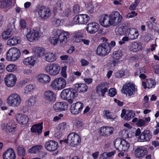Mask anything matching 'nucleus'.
<instances>
[{
	"instance_id": "nucleus-35",
	"label": "nucleus",
	"mask_w": 159,
	"mask_h": 159,
	"mask_svg": "<svg viewBox=\"0 0 159 159\" xmlns=\"http://www.w3.org/2000/svg\"><path fill=\"white\" fill-rule=\"evenodd\" d=\"M13 34L12 32V27L9 28L6 30L3 31L2 33V37L3 39H7L11 36Z\"/></svg>"
},
{
	"instance_id": "nucleus-42",
	"label": "nucleus",
	"mask_w": 159,
	"mask_h": 159,
	"mask_svg": "<svg viewBox=\"0 0 159 159\" xmlns=\"http://www.w3.org/2000/svg\"><path fill=\"white\" fill-rule=\"evenodd\" d=\"M34 88L33 85L30 84L28 85L25 87L23 93L24 94H28L33 91Z\"/></svg>"
},
{
	"instance_id": "nucleus-31",
	"label": "nucleus",
	"mask_w": 159,
	"mask_h": 159,
	"mask_svg": "<svg viewBox=\"0 0 159 159\" xmlns=\"http://www.w3.org/2000/svg\"><path fill=\"white\" fill-rule=\"evenodd\" d=\"M36 60L34 56H31L24 59L23 63L25 65L34 66L36 63Z\"/></svg>"
},
{
	"instance_id": "nucleus-4",
	"label": "nucleus",
	"mask_w": 159,
	"mask_h": 159,
	"mask_svg": "<svg viewBox=\"0 0 159 159\" xmlns=\"http://www.w3.org/2000/svg\"><path fill=\"white\" fill-rule=\"evenodd\" d=\"M45 70L50 75L55 76L59 74L60 71V67L57 64H50L45 67Z\"/></svg>"
},
{
	"instance_id": "nucleus-1",
	"label": "nucleus",
	"mask_w": 159,
	"mask_h": 159,
	"mask_svg": "<svg viewBox=\"0 0 159 159\" xmlns=\"http://www.w3.org/2000/svg\"><path fill=\"white\" fill-rule=\"evenodd\" d=\"M122 19V16L118 11H115L110 15H105L99 22L103 26L108 27L111 25H117L121 22Z\"/></svg>"
},
{
	"instance_id": "nucleus-5",
	"label": "nucleus",
	"mask_w": 159,
	"mask_h": 159,
	"mask_svg": "<svg viewBox=\"0 0 159 159\" xmlns=\"http://www.w3.org/2000/svg\"><path fill=\"white\" fill-rule=\"evenodd\" d=\"M20 54L19 49L13 48L9 49L7 52L6 59L8 61H14L19 59Z\"/></svg>"
},
{
	"instance_id": "nucleus-12",
	"label": "nucleus",
	"mask_w": 159,
	"mask_h": 159,
	"mask_svg": "<svg viewBox=\"0 0 159 159\" xmlns=\"http://www.w3.org/2000/svg\"><path fill=\"white\" fill-rule=\"evenodd\" d=\"M90 20L89 17L86 14H79L74 17V21L76 24H85Z\"/></svg>"
},
{
	"instance_id": "nucleus-45",
	"label": "nucleus",
	"mask_w": 159,
	"mask_h": 159,
	"mask_svg": "<svg viewBox=\"0 0 159 159\" xmlns=\"http://www.w3.org/2000/svg\"><path fill=\"white\" fill-rule=\"evenodd\" d=\"M104 116L106 117L107 119H109L111 120L112 121L115 118L113 117L112 115L110 114V112L109 110H104Z\"/></svg>"
},
{
	"instance_id": "nucleus-32",
	"label": "nucleus",
	"mask_w": 159,
	"mask_h": 159,
	"mask_svg": "<svg viewBox=\"0 0 159 159\" xmlns=\"http://www.w3.org/2000/svg\"><path fill=\"white\" fill-rule=\"evenodd\" d=\"M129 34L128 36L131 39H137L139 35V33L137 30L134 28L129 29Z\"/></svg>"
},
{
	"instance_id": "nucleus-59",
	"label": "nucleus",
	"mask_w": 159,
	"mask_h": 159,
	"mask_svg": "<svg viewBox=\"0 0 159 159\" xmlns=\"http://www.w3.org/2000/svg\"><path fill=\"white\" fill-rule=\"evenodd\" d=\"M23 73L25 75H30L33 74V71L30 69H26L24 70Z\"/></svg>"
},
{
	"instance_id": "nucleus-2",
	"label": "nucleus",
	"mask_w": 159,
	"mask_h": 159,
	"mask_svg": "<svg viewBox=\"0 0 159 159\" xmlns=\"http://www.w3.org/2000/svg\"><path fill=\"white\" fill-rule=\"evenodd\" d=\"M115 147L119 151L122 152L128 150L129 145L125 140L120 138H117L114 141Z\"/></svg>"
},
{
	"instance_id": "nucleus-9",
	"label": "nucleus",
	"mask_w": 159,
	"mask_h": 159,
	"mask_svg": "<svg viewBox=\"0 0 159 159\" xmlns=\"http://www.w3.org/2000/svg\"><path fill=\"white\" fill-rule=\"evenodd\" d=\"M20 96L17 93H13L7 98V103L10 106L17 107L19 106L21 102Z\"/></svg>"
},
{
	"instance_id": "nucleus-49",
	"label": "nucleus",
	"mask_w": 159,
	"mask_h": 159,
	"mask_svg": "<svg viewBox=\"0 0 159 159\" xmlns=\"http://www.w3.org/2000/svg\"><path fill=\"white\" fill-rule=\"evenodd\" d=\"M6 69L8 71L11 72L15 71L16 69V68L15 65L11 64L8 65Z\"/></svg>"
},
{
	"instance_id": "nucleus-41",
	"label": "nucleus",
	"mask_w": 159,
	"mask_h": 159,
	"mask_svg": "<svg viewBox=\"0 0 159 159\" xmlns=\"http://www.w3.org/2000/svg\"><path fill=\"white\" fill-rule=\"evenodd\" d=\"M135 116V113L132 111H126V116L124 119L126 120H130L131 118L134 117Z\"/></svg>"
},
{
	"instance_id": "nucleus-18",
	"label": "nucleus",
	"mask_w": 159,
	"mask_h": 159,
	"mask_svg": "<svg viewBox=\"0 0 159 159\" xmlns=\"http://www.w3.org/2000/svg\"><path fill=\"white\" fill-rule=\"evenodd\" d=\"M83 104L80 102L73 104L70 108L71 112L73 114H77L81 112L83 108Z\"/></svg>"
},
{
	"instance_id": "nucleus-28",
	"label": "nucleus",
	"mask_w": 159,
	"mask_h": 159,
	"mask_svg": "<svg viewBox=\"0 0 159 159\" xmlns=\"http://www.w3.org/2000/svg\"><path fill=\"white\" fill-rule=\"evenodd\" d=\"M66 103L63 102H56L53 106V108L56 111H62L67 108Z\"/></svg>"
},
{
	"instance_id": "nucleus-27",
	"label": "nucleus",
	"mask_w": 159,
	"mask_h": 159,
	"mask_svg": "<svg viewBox=\"0 0 159 159\" xmlns=\"http://www.w3.org/2000/svg\"><path fill=\"white\" fill-rule=\"evenodd\" d=\"M74 89L79 93H84L87 91V86L84 84H75L74 85Z\"/></svg>"
},
{
	"instance_id": "nucleus-24",
	"label": "nucleus",
	"mask_w": 159,
	"mask_h": 159,
	"mask_svg": "<svg viewBox=\"0 0 159 159\" xmlns=\"http://www.w3.org/2000/svg\"><path fill=\"white\" fill-rule=\"evenodd\" d=\"M114 128L112 127L104 126L100 130L101 134L105 137L109 136L113 132Z\"/></svg>"
},
{
	"instance_id": "nucleus-26",
	"label": "nucleus",
	"mask_w": 159,
	"mask_h": 159,
	"mask_svg": "<svg viewBox=\"0 0 159 159\" xmlns=\"http://www.w3.org/2000/svg\"><path fill=\"white\" fill-rule=\"evenodd\" d=\"M16 118L18 123L22 125L26 124L29 120V118L27 116L20 114L16 115Z\"/></svg>"
},
{
	"instance_id": "nucleus-52",
	"label": "nucleus",
	"mask_w": 159,
	"mask_h": 159,
	"mask_svg": "<svg viewBox=\"0 0 159 159\" xmlns=\"http://www.w3.org/2000/svg\"><path fill=\"white\" fill-rule=\"evenodd\" d=\"M52 24L53 25L56 26H59L61 23V20L59 19H57L55 17H53L52 19Z\"/></svg>"
},
{
	"instance_id": "nucleus-25",
	"label": "nucleus",
	"mask_w": 159,
	"mask_h": 159,
	"mask_svg": "<svg viewBox=\"0 0 159 159\" xmlns=\"http://www.w3.org/2000/svg\"><path fill=\"white\" fill-rule=\"evenodd\" d=\"M38 81L43 84H47L49 83L51 80L50 77L48 75L40 74L37 77Z\"/></svg>"
},
{
	"instance_id": "nucleus-8",
	"label": "nucleus",
	"mask_w": 159,
	"mask_h": 159,
	"mask_svg": "<svg viewBox=\"0 0 159 159\" xmlns=\"http://www.w3.org/2000/svg\"><path fill=\"white\" fill-rule=\"evenodd\" d=\"M111 50L110 44L107 43H104L98 47L97 53L99 56L104 57L109 53Z\"/></svg>"
},
{
	"instance_id": "nucleus-63",
	"label": "nucleus",
	"mask_w": 159,
	"mask_h": 159,
	"mask_svg": "<svg viewBox=\"0 0 159 159\" xmlns=\"http://www.w3.org/2000/svg\"><path fill=\"white\" fill-rule=\"evenodd\" d=\"M106 152H104L100 155L99 159H107Z\"/></svg>"
},
{
	"instance_id": "nucleus-21",
	"label": "nucleus",
	"mask_w": 159,
	"mask_h": 159,
	"mask_svg": "<svg viewBox=\"0 0 159 159\" xmlns=\"http://www.w3.org/2000/svg\"><path fill=\"white\" fill-rule=\"evenodd\" d=\"M3 159H15L16 156L14 150L11 148H8L2 154Z\"/></svg>"
},
{
	"instance_id": "nucleus-55",
	"label": "nucleus",
	"mask_w": 159,
	"mask_h": 159,
	"mask_svg": "<svg viewBox=\"0 0 159 159\" xmlns=\"http://www.w3.org/2000/svg\"><path fill=\"white\" fill-rule=\"evenodd\" d=\"M71 11L70 9L67 8L63 12V16L68 17L71 15Z\"/></svg>"
},
{
	"instance_id": "nucleus-46",
	"label": "nucleus",
	"mask_w": 159,
	"mask_h": 159,
	"mask_svg": "<svg viewBox=\"0 0 159 159\" xmlns=\"http://www.w3.org/2000/svg\"><path fill=\"white\" fill-rule=\"evenodd\" d=\"M132 48L134 52H136L141 49V46L139 44L138 42H134L133 43Z\"/></svg>"
},
{
	"instance_id": "nucleus-16",
	"label": "nucleus",
	"mask_w": 159,
	"mask_h": 159,
	"mask_svg": "<svg viewBox=\"0 0 159 159\" xmlns=\"http://www.w3.org/2000/svg\"><path fill=\"white\" fill-rule=\"evenodd\" d=\"M43 98L46 101L50 103L55 101L56 96L55 93L52 91L48 90L44 92Z\"/></svg>"
},
{
	"instance_id": "nucleus-61",
	"label": "nucleus",
	"mask_w": 159,
	"mask_h": 159,
	"mask_svg": "<svg viewBox=\"0 0 159 159\" xmlns=\"http://www.w3.org/2000/svg\"><path fill=\"white\" fill-rule=\"evenodd\" d=\"M104 86V83H102L98 85L96 87V91L97 93L98 92V91L100 90H101L102 89L103 87Z\"/></svg>"
},
{
	"instance_id": "nucleus-62",
	"label": "nucleus",
	"mask_w": 159,
	"mask_h": 159,
	"mask_svg": "<svg viewBox=\"0 0 159 159\" xmlns=\"http://www.w3.org/2000/svg\"><path fill=\"white\" fill-rule=\"evenodd\" d=\"M81 65L82 66H85L89 65V62L86 60L84 59H82L80 61Z\"/></svg>"
},
{
	"instance_id": "nucleus-13",
	"label": "nucleus",
	"mask_w": 159,
	"mask_h": 159,
	"mask_svg": "<svg viewBox=\"0 0 159 159\" xmlns=\"http://www.w3.org/2000/svg\"><path fill=\"white\" fill-rule=\"evenodd\" d=\"M38 14L42 19L46 20L50 17L51 15L50 10L43 6L40 7L38 9Z\"/></svg>"
},
{
	"instance_id": "nucleus-30",
	"label": "nucleus",
	"mask_w": 159,
	"mask_h": 159,
	"mask_svg": "<svg viewBox=\"0 0 159 159\" xmlns=\"http://www.w3.org/2000/svg\"><path fill=\"white\" fill-rule=\"evenodd\" d=\"M44 59L49 62H53L56 60L55 55L52 52H48L44 55Z\"/></svg>"
},
{
	"instance_id": "nucleus-43",
	"label": "nucleus",
	"mask_w": 159,
	"mask_h": 159,
	"mask_svg": "<svg viewBox=\"0 0 159 159\" xmlns=\"http://www.w3.org/2000/svg\"><path fill=\"white\" fill-rule=\"evenodd\" d=\"M44 51L42 48L39 47H36L35 49L34 53L36 55L40 57L43 55Z\"/></svg>"
},
{
	"instance_id": "nucleus-6",
	"label": "nucleus",
	"mask_w": 159,
	"mask_h": 159,
	"mask_svg": "<svg viewBox=\"0 0 159 159\" xmlns=\"http://www.w3.org/2000/svg\"><path fill=\"white\" fill-rule=\"evenodd\" d=\"M54 36L57 37L60 44L64 46L67 42V38L69 36V33L66 31L60 30H57L54 32Z\"/></svg>"
},
{
	"instance_id": "nucleus-38",
	"label": "nucleus",
	"mask_w": 159,
	"mask_h": 159,
	"mask_svg": "<svg viewBox=\"0 0 159 159\" xmlns=\"http://www.w3.org/2000/svg\"><path fill=\"white\" fill-rule=\"evenodd\" d=\"M11 0H3L1 2L0 7L2 8H6L11 4Z\"/></svg>"
},
{
	"instance_id": "nucleus-37",
	"label": "nucleus",
	"mask_w": 159,
	"mask_h": 159,
	"mask_svg": "<svg viewBox=\"0 0 159 159\" xmlns=\"http://www.w3.org/2000/svg\"><path fill=\"white\" fill-rule=\"evenodd\" d=\"M42 146L37 145L32 147L28 150V152L31 153H36L39 152L42 149Z\"/></svg>"
},
{
	"instance_id": "nucleus-7",
	"label": "nucleus",
	"mask_w": 159,
	"mask_h": 159,
	"mask_svg": "<svg viewBox=\"0 0 159 159\" xmlns=\"http://www.w3.org/2000/svg\"><path fill=\"white\" fill-rule=\"evenodd\" d=\"M66 85L65 80L61 77L55 79L53 81L51 84V86L53 89L59 90L64 88Z\"/></svg>"
},
{
	"instance_id": "nucleus-47",
	"label": "nucleus",
	"mask_w": 159,
	"mask_h": 159,
	"mask_svg": "<svg viewBox=\"0 0 159 159\" xmlns=\"http://www.w3.org/2000/svg\"><path fill=\"white\" fill-rule=\"evenodd\" d=\"M66 128V123L63 122L59 124L57 129L60 131H63Z\"/></svg>"
},
{
	"instance_id": "nucleus-54",
	"label": "nucleus",
	"mask_w": 159,
	"mask_h": 159,
	"mask_svg": "<svg viewBox=\"0 0 159 159\" xmlns=\"http://www.w3.org/2000/svg\"><path fill=\"white\" fill-rule=\"evenodd\" d=\"M49 39L50 41L54 45H56L59 41L57 37V36H55V37H52V39L50 38Z\"/></svg>"
},
{
	"instance_id": "nucleus-50",
	"label": "nucleus",
	"mask_w": 159,
	"mask_h": 159,
	"mask_svg": "<svg viewBox=\"0 0 159 159\" xmlns=\"http://www.w3.org/2000/svg\"><path fill=\"white\" fill-rule=\"evenodd\" d=\"M140 3V0H135L134 2L132 3L129 7V9L131 10H134L135 9L136 7Z\"/></svg>"
},
{
	"instance_id": "nucleus-56",
	"label": "nucleus",
	"mask_w": 159,
	"mask_h": 159,
	"mask_svg": "<svg viewBox=\"0 0 159 159\" xmlns=\"http://www.w3.org/2000/svg\"><path fill=\"white\" fill-rule=\"evenodd\" d=\"M116 93V90L114 88H111L109 90V95L110 97H114Z\"/></svg>"
},
{
	"instance_id": "nucleus-64",
	"label": "nucleus",
	"mask_w": 159,
	"mask_h": 159,
	"mask_svg": "<svg viewBox=\"0 0 159 159\" xmlns=\"http://www.w3.org/2000/svg\"><path fill=\"white\" fill-rule=\"evenodd\" d=\"M68 59L67 62L69 64H72L74 63L75 61L72 57H70Z\"/></svg>"
},
{
	"instance_id": "nucleus-33",
	"label": "nucleus",
	"mask_w": 159,
	"mask_h": 159,
	"mask_svg": "<svg viewBox=\"0 0 159 159\" xmlns=\"http://www.w3.org/2000/svg\"><path fill=\"white\" fill-rule=\"evenodd\" d=\"M63 7V3L61 1H59L57 2L53 8L54 13L58 12L59 14H62V8Z\"/></svg>"
},
{
	"instance_id": "nucleus-58",
	"label": "nucleus",
	"mask_w": 159,
	"mask_h": 159,
	"mask_svg": "<svg viewBox=\"0 0 159 159\" xmlns=\"http://www.w3.org/2000/svg\"><path fill=\"white\" fill-rule=\"evenodd\" d=\"M73 11L75 14L78 13L80 11V7L78 5H75L73 7Z\"/></svg>"
},
{
	"instance_id": "nucleus-29",
	"label": "nucleus",
	"mask_w": 159,
	"mask_h": 159,
	"mask_svg": "<svg viewBox=\"0 0 159 159\" xmlns=\"http://www.w3.org/2000/svg\"><path fill=\"white\" fill-rule=\"evenodd\" d=\"M2 126L4 127L3 129H5L6 132L8 133L13 132L16 128L14 123L11 122L8 123L6 125L5 124H3Z\"/></svg>"
},
{
	"instance_id": "nucleus-23",
	"label": "nucleus",
	"mask_w": 159,
	"mask_h": 159,
	"mask_svg": "<svg viewBox=\"0 0 159 159\" xmlns=\"http://www.w3.org/2000/svg\"><path fill=\"white\" fill-rule=\"evenodd\" d=\"M129 25L125 22L123 23L120 26L116 27L115 29V33L116 35L121 36L124 34V32L129 27Z\"/></svg>"
},
{
	"instance_id": "nucleus-14",
	"label": "nucleus",
	"mask_w": 159,
	"mask_h": 159,
	"mask_svg": "<svg viewBox=\"0 0 159 159\" xmlns=\"http://www.w3.org/2000/svg\"><path fill=\"white\" fill-rule=\"evenodd\" d=\"M152 137V134L148 130H145L142 132L140 136L138 138L139 142H148L150 141Z\"/></svg>"
},
{
	"instance_id": "nucleus-10",
	"label": "nucleus",
	"mask_w": 159,
	"mask_h": 159,
	"mask_svg": "<svg viewBox=\"0 0 159 159\" xmlns=\"http://www.w3.org/2000/svg\"><path fill=\"white\" fill-rule=\"evenodd\" d=\"M68 140L69 144L71 146L77 145L81 141V139L79 135L73 132L70 134L68 135Z\"/></svg>"
},
{
	"instance_id": "nucleus-11",
	"label": "nucleus",
	"mask_w": 159,
	"mask_h": 159,
	"mask_svg": "<svg viewBox=\"0 0 159 159\" xmlns=\"http://www.w3.org/2000/svg\"><path fill=\"white\" fill-rule=\"evenodd\" d=\"M137 90L134 84L130 83H128L124 85L121 90L122 93L125 94L127 93L130 96L134 95Z\"/></svg>"
},
{
	"instance_id": "nucleus-20",
	"label": "nucleus",
	"mask_w": 159,
	"mask_h": 159,
	"mask_svg": "<svg viewBox=\"0 0 159 159\" xmlns=\"http://www.w3.org/2000/svg\"><path fill=\"white\" fill-rule=\"evenodd\" d=\"M99 28V25L95 22L90 23L87 24L86 30L90 34L95 33Z\"/></svg>"
},
{
	"instance_id": "nucleus-51",
	"label": "nucleus",
	"mask_w": 159,
	"mask_h": 159,
	"mask_svg": "<svg viewBox=\"0 0 159 159\" xmlns=\"http://www.w3.org/2000/svg\"><path fill=\"white\" fill-rule=\"evenodd\" d=\"M36 102L35 98V97L32 96L27 101V105L28 106H30L34 105Z\"/></svg>"
},
{
	"instance_id": "nucleus-34",
	"label": "nucleus",
	"mask_w": 159,
	"mask_h": 159,
	"mask_svg": "<svg viewBox=\"0 0 159 159\" xmlns=\"http://www.w3.org/2000/svg\"><path fill=\"white\" fill-rule=\"evenodd\" d=\"M42 124L41 123L38 124L33 126L31 128V130L32 132L36 133L39 134L42 132Z\"/></svg>"
},
{
	"instance_id": "nucleus-22",
	"label": "nucleus",
	"mask_w": 159,
	"mask_h": 159,
	"mask_svg": "<svg viewBox=\"0 0 159 159\" xmlns=\"http://www.w3.org/2000/svg\"><path fill=\"white\" fill-rule=\"evenodd\" d=\"M148 152L146 148L142 146L139 147L134 151L135 156L139 158H142Z\"/></svg>"
},
{
	"instance_id": "nucleus-19",
	"label": "nucleus",
	"mask_w": 159,
	"mask_h": 159,
	"mask_svg": "<svg viewBox=\"0 0 159 159\" xmlns=\"http://www.w3.org/2000/svg\"><path fill=\"white\" fill-rule=\"evenodd\" d=\"M45 147L48 151L50 152L56 151L58 147V143L56 141L50 140L47 142Z\"/></svg>"
},
{
	"instance_id": "nucleus-48",
	"label": "nucleus",
	"mask_w": 159,
	"mask_h": 159,
	"mask_svg": "<svg viewBox=\"0 0 159 159\" xmlns=\"http://www.w3.org/2000/svg\"><path fill=\"white\" fill-rule=\"evenodd\" d=\"M83 125L84 123L81 120L79 119H76L75 125L78 128H82Z\"/></svg>"
},
{
	"instance_id": "nucleus-40",
	"label": "nucleus",
	"mask_w": 159,
	"mask_h": 159,
	"mask_svg": "<svg viewBox=\"0 0 159 159\" xmlns=\"http://www.w3.org/2000/svg\"><path fill=\"white\" fill-rule=\"evenodd\" d=\"M123 55L120 50H118L113 53L112 57L114 60H119Z\"/></svg>"
},
{
	"instance_id": "nucleus-53",
	"label": "nucleus",
	"mask_w": 159,
	"mask_h": 159,
	"mask_svg": "<svg viewBox=\"0 0 159 159\" xmlns=\"http://www.w3.org/2000/svg\"><path fill=\"white\" fill-rule=\"evenodd\" d=\"M72 39L73 40L76 42L79 43L81 42V37L78 34H75L74 35Z\"/></svg>"
},
{
	"instance_id": "nucleus-57",
	"label": "nucleus",
	"mask_w": 159,
	"mask_h": 159,
	"mask_svg": "<svg viewBox=\"0 0 159 159\" xmlns=\"http://www.w3.org/2000/svg\"><path fill=\"white\" fill-rule=\"evenodd\" d=\"M145 120L142 119H139L137 123V125L138 126H139V127L144 126L145 125Z\"/></svg>"
},
{
	"instance_id": "nucleus-60",
	"label": "nucleus",
	"mask_w": 159,
	"mask_h": 159,
	"mask_svg": "<svg viewBox=\"0 0 159 159\" xmlns=\"http://www.w3.org/2000/svg\"><path fill=\"white\" fill-rule=\"evenodd\" d=\"M61 74L62 77L65 78H66L67 77V75L66 72V68L65 67H63L62 68Z\"/></svg>"
},
{
	"instance_id": "nucleus-3",
	"label": "nucleus",
	"mask_w": 159,
	"mask_h": 159,
	"mask_svg": "<svg viewBox=\"0 0 159 159\" xmlns=\"http://www.w3.org/2000/svg\"><path fill=\"white\" fill-rule=\"evenodd\" d=\"M77 95V92L71 88L63 89L61 94V98L64 100L75 99Z\"/></svg>"
},
{
	"instance_id": "nucleus-15",
	"label": "nucleus",
	"mask_w": 159,
	"mask_h": 159,
	"mask_svg": "<svg viewBox=\"0 0 159 159\" xmlns=\"http://www.w3.org/2000/svg\"><path fill=\"white\" fill-rule=\"evenodd\" d=\"M40 36L39 31L33 29H30L26 35L27 39L30 42L38 40Z\"/></svg>"
},
{
	"instance_id": "nucleus-44",
	"label": "nucleus",
	"mask_w": 159,
	"mask_h": 159,
	"mask_svg": "<svg viewBox=\"0 0 159 159\" xmlns=\"http://www.w3.org/2000/svg\"><path fill=\"white\" fill-rule=\"evenodd\" d=\"M147 85L148 89L154 87L156 83L152 79H148L146 80Z\"/></svg>"
},
{
	"instance_id": "nucleus-36",
	"label": "nucleus",
	"mask_w": 159,
	"mask_h": 159,
	"mask_svg": "<svg viewBox=\"0 0 159 159\" xmlns=\"http://www.w3.org/2000/svg\"><path fill=\"white\" fill-rule=\"evenodd\" d=\"M20 41L19 37L13 38L8 40L7 44L10 46H14L20 43Z\"/></svg>"
},
{
	"instance_id": "nucleus-39",
	"label": "nucleus",
	"mask_w": 159,
	"mask_h": 159,
	"mask_svg": "<svg viewBox=\"0 0 159 159\" xmlns=\"http://www.w3.org/2000/svg\"><path fill=\"white\" fill-rule=\"evenodd\" d=\"M16 151L17 154L19 156H23L25 154V150L23 147L18 146L16 149Z\"/></svg>"
},
{
	"instance_id": "nucleus-17",
	"label": "nucleus",
	"mask_w": 159,
	"mask_h": 159,
	"mask_svg": "<svg viewBox=\"0 0 159 159\" xmlns=\"http://www.w3.org/2000/svg\"><path fill=\"white\" fill-rule=\"evenodd\" d=\"M4 80L6 85L8 87H11L15 85L16 78L14 75L11 74L6 75Z\"/></svg>"
}]
</instances>
